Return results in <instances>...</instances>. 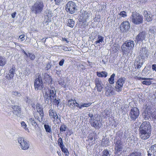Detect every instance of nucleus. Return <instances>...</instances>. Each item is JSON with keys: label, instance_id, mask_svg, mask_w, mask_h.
<instances>
[{"label": "nucleus", "instance_id": "f257e3e1", "mask_svg": "<svg viewBox=\"0 0 156 156\" xmlns=\"http://www.w3.org/2000/svg\"><path fill=\"white\" fill-rule=\"evenodd\" d=\"M151 133V126L148 121H144L141 124L139 129V135L142 140L148 139Z\"/></svg>", "mask_w": 156, "mask_h": 156}, {"label": "nucleus", "instance_id": "f03ea898", "mask_svg": "<svg viewBox=\"0 0 156 156\" xmlns=\"http://www.w3.org/2000/svg\"><path fill=\"white\" fill-rule=\"evenodd\" d=\"M44 97L46 100H49L57 106H58L60 99H56V91L54 87H50L49 89H48V91L45 92Z\"/></svg>", "mask_w": 156, "mask_h": 156}, {"label": "nucleus", "instance_id": "7ed1b4c3", "mask_svg": "<svg viewBox=\"0 0 156 156\" xmlns=\"http://www.w3.org/2000/svg\"><path fill=\"white\" fill-rule=\"evenodd\" d=\"M44 6L43 1L41 0H37L32 6L31 11L36 14L41 13L42 12Z\"/></svg>", "mask_w": 156, "mask_h": 156}, {"label": "nucleus", "instance_id": "20e7f679", "mask_svg": "<svg viewBox=\"0 0 156 156\" xmlns=\"http://www.w3.org/2000/svg\"><path fill=\"white\" fill-rule=\"evenodd\" d=\"M130 19L132 23L135 25H139L143 22V16L136 12H132Z\"/></svg>", "mask_w": 156, "mask_h": 156}, {"label": "nucleus", "instance_id": "39448f33", "mask_svg": "<svg viewBox=\"0 0 156 156\" xmlns=\"http://www.w3.org/2000/svg\"><path fill=\"white\" fill-rule=\"evenodd\" d=\"M35 76L36 78L34 83L35 89L37 90H41L44 87V85L41 74L39 73H37Z\"/></svg>", "mask_w": 156, "mask_h": 156}, {"label": "nucleus", "instance_id": "423d86ee", "mask_svg": "<svg viewBox=\"0 0 156 156\" xmlns=\"http://www.w3.org/2000/svg\"><path fill=\"white\" fill-rule=\"evenodd\" d=\"M65 10L67 12L71 14L74 13L77 10L76 3L72 1H69L65 6Z\"/></svg>", "mask_w": 156, "mask_h": 156}, {"label": "nucleus", "instance_id": "0eeeda50", "mask_svg": "<svg viewBox=\"0 0 156 156\" xmlns=\"http://www.w3.org/2000/svg\"><path fill=\"white\" fill-rule=\"evenodd\" d=\"M152 109V107L151 106L146 104L145 105H144L143 108V112L142 113L143 115L145 117V118H147L148 119L151 117L154 118L153 115H154V112H152L151 110Z\"/></svg>", "mask_w": 156, "mask_h": 156}, {"label": "nucleus", "instance_id": "6e6552de", "mask_svg": "<svg viewBox=\"0 0 156 156\" xmlns=\"http://www.w3.org/2000/svg\"><path fill=\"white\" fill-rule=\"evenodd\" d=\"M140 114L139 109L136 107L132 108L129 113V116L132 120L135 121L138 117Z\"/></svg>", "mask_w": 156, "mask_h": 156}, {"label": "nucleus", "instance_id": "1a4fd4ad", "mask_svg": "<svg viewBox=\"0 0 156 156\" xmlns=\"http://www.w3.org/2000/svg\"><path fill=\"white\" fill-rule=\"evenodd\" d=\"M123 145L121 140H118L115 143V154H121L122 152Z\"/></svg>", "mask_w": 156, "mask_h": 156}, {"label": "nucleus", "instance_id": "9d476101", "mask_svg": "<svg viewBox=\"0 0 156 156\" xmlns=\"http://www.w3.org/2000/svg\"><path fill=\"white\" fill-rule=\"evenodd\" d=\"M125 80L126 78L124 77H121L117 80L115 87V90L117 92H120L122 90Z\"/></svg>", "mask_w": 156, "mask_h": 156}, {"label": "nucleus", "instance_id": "9b49d317", "mask_svg": "<svg viewBox=\"0 0 156 156\" xmlns=\"http://www.w3.org/2000/svg\"><path fill=\"white\" fill-rule=\"evenodd\" d=\"M18 142L20 144V146L22 149L26 150L29 147L30 144L28 142L24 139L23 137H19L18 139Z\"/></svg>", "mask_w": 156, "mask_h": 156}, {"label": "nucleus", "instance_id": "f8f14e48", "mask_svg": "<svg viewBox=\"0 0 156 156\" xmlns=\"http://www.w3.org/2000/svg\"><path fill=\"white\" fill-rule=\"evenodd\" d=\"M130 28V24L127 21L122 22L119 26V29L121 32H127Z\"/></svg>", "mask_w": 156, "mask_h": 156}, {"label": "nucleus", "instance_id": "ddd939ff", "mask_svg": "<svg viewBox=\"0 0 156 156\" xmlns=\"http://www.w3.org/2000/svg\"><path fill=\"white\" fill-rule=\"evenodd\" d=\"M79 105L75 99H72L69 100L66 104L68 106L73 109H74L76 107L79 108Z\"/></svg>", "mask_w": 156, "mask_h": 156}, {"label": "nucleus", "instance_id": "4468645a", "mask_svg": "<svg viewBox=\"0 0 156 156\" xmlns=\"http://www.w3.org/2000/svg\"><path fill=\"white\" fill-rule=\"evenodd\" d=\"M146 33L145 31H143L140 32L136 38L137 42L142 41L144 40L146 37Z\"/></svg>", "mask_w": 156, "mask_h": 156}, {"label": "nucleus", "instance_id": "2eb2a0df", "mask_svg": "<svg viewBox=\"0 0 156 156\" xmlns=\"http://www.w3.org/2000/svg\"><path fill=\"white\" fill-rule=\"evenodd\" d=\"M48 114L50 118L53 120V121L57 120L58 116L56 111L53 109H50L48 111Z\"/></svg>", "mask_w": 156, "mask_h": 156}, {"label": "nucleus", "instance_id": "dca6fc26", "mask_svg": "<svg viewBox=\"0 0 156 156\" xmlns=\"http://www.w3.org/2000/svg\"><path fill=\"white\" fill-rule=\"evenodd\" d=\"M95 83L96 88L97 91L101 92L103 88V85L101 81L98 78H96L95 80Z\"/></svg>", "mask_w": 156, "mask_h": 156}, {"label": "nucleus", "instance_id": "f3484780", "mask_svg": "<svg viewBox=\"0 0 156 156\" xmlns=\"http://www.w3.org/2000/svg\"><path fill=\"white\" fill-rule=\"evenodd\" d=\"M147 156H156V144L150 146L147 152Z\"/></svg>", "mask_w": 156, "mask_h": 156}, {"label": "nucleus", "instance_id": "a211bd4d", "mask_svg": "<svg viewBox=\"0 0 156 156\" xmlns=\"http://www.w3.org/2000/svg\"><path fill=\"white\" fill-rule=\"evenodd\" d=\"M91 125L96 129H99L101 125V123L100 120L93 119L92 121L90 120L89 121Z\"/></svg>", "mask_w": 156, "mask_h": 156}, {"label": "nucleus", "instance_id": "6ab92c4d", "mask_svg": "<svg viewBox=\"0 0 156 156\" xmlns=\"http://www.w3.org/2000/svg\"><path fill=\"white\" fill-rule=\"evenodd\" d=\"M15 67L13 66L9 70L8 73L6 76V78L9 80H10L13 79L15 72Z\"/></svg>", "mask_w": 156, "mask_h": 156}, {"label": "nucleus", "instance_id": "aec40b11", "mask_svg": "<svg viewBox=\"0 0 156 156\" xmlns=\"http://www.w3.org/2000/svg\"><path fill=\"white\" fill-rule=\"evenodd\" d=\"M143 14L145 18L146 21L150 22L152 20V15L149 12L147 11H144Z\"/></svg>", "mask_w": 156, "mask_h": 156}, {"label": "nucleus", "instance_id": "412c9836", "mask_svg": "<svg viewBox=\"0 0 156 156\" xmlns=\"http://www.w3.org/2000/svg\"><path fill=\"white\" fill-rule=\"evenodd\" d=\"M121 48L122 51L123 55H126L127 54H128L129 53L130 51H131L130 49H129V48L124 43L121 46Z\"/></svg>", "mask_w": 156, "mask_h": 156}, {"label": "nucleus", "instance_id": "4be33fe9", "mask_svg": "<svg viewBox=\"0 0 156 156\" xmlns=\"http://www.w3.org/2000/svg\"><path fill=\"white\" fill-rule=\"evenodd\" d=\"M94 133H91L89 135L88 137V139L87 140V141L89 142L88 145L89 146H92L93 145L95 142L96 139L94 138Z\"/></svg>", "mask_w": 156, "mask_h": 156}, {"label": "nucleus", "instance_id": "5701e85b", "mask_svg": "<svg viewBox=\"0 0 156 156\" xmlns=\"http://www.w3.org/2000/svg\"><path fill=\"white\" fill-rule=\"evenodd\" d=\"M36 107L37 112L39 113L40 116L42 119L44 116V112L43 108L40 103H37L36 105Z\"/></svg>", "mask_w": 156, "mask_h": 156}, {"label": "nucleus", "instance_id": "b1692460", "mask_svg": "<svg viewBox=\"0 0 156 156\" xmlns=\"http://www.w3.org/2000/svg\"><path fill=\"white\" fill-rule=\"evenodd\" d=\"M124 43L131 51L133 49L134 45L133 41L129 40L126 41Z\"/></svg>", "mask_w": 156, "mask_h": 156}, {"label": "nucleus", "instance_id": "393cba45", "mask_svg": "<svg viewBox=\"0 0 156 156\" xmlns=\"http://www.w3.org/2000/svg\"><path fill=\"white\" fill-rule=\"evenodd\" d=\"M105 89L106 90L105 94L107 96H109L111 94L112 95L114 94V92L111 87L107 86L105 87Z\"/></svg>", "mask_w": 156, "mask_h": 156}, {"label": "nucleus", "instance_id": "a878e982", "mask_svg": "<svg viewBox=\"0 0 156 156\" xmlns=\"http://www.w3.org/2000/svg\"><path fill=\"white\" fill-rule=\"evenodd\" d=\"M44 79L46 82L49 84H52V78L51 76L48 74H46L44 75Z\"/></svg>", "mask_w": 156, "mask_h": 156}, {"label": "nucleus", "instance_id": "bb28decb", "mask_svg": "<svg viewBox=\"0 0 156 156\" xmlns=\"http://www.w3.org/2000/svg\"><path fill=\"white\" fill-rule=\"evenodd\" d=\"M107 72L104 71L97 72V76L100 77H106L107 76Z\"/></svg>", "mask_w": 156, "mask_h": 156}, {"label": "nucleus", "instance_id": "cd10ccee", "mask_svg": "<svg viewBox=\"0 0 156 156\" xmlns=\"http://www.w3.org/2000/svg\"><path fill=\"white\" fill-rule=\"evenodd\" d=\"M128 156H142L141 152L138 151H134L130 153Z\"/></svg>", "mask_w": 156, "mask_h": 156}, {"label": "nucleus", "instance_id": "c85d7f7f", "mask_svg": "<svg viewBox=\"0 0 156 156\" xmlns=\"http://www.w3.org/2000/svg\"><path fill=\"white\" fill-rule=\"evenodd\" d=\"M29 121L32 125L35 127V128H37L38 127V124L33 118H30Z\"/></svg>", "mask_w": 156, "mask_h": 156}, {"label": "nucleus", "instance_id": "c756f323", "mask_svg": "<svg viewBox=\"0 0 156 156\" xmlns=\"http://www.w3.org/2000/svg\"><path fill=\"white\" fill-rule=\"evenodd\" d=\"M104 39V37H103L99 35L98 36L97 40L94 43L96 44H100L103 41Z\"/></svg>", "mask_w": 156, "mask_h": 156}, {"label": "nucleus", "instance_id": "7c9ffc66", "mask_svg": "<svg viewBox=\"0 0 156 156\" xmlns=\"http://www.w3.org/2000/svg\"><path fill=\"white\" fill-rule=\"evenodd\" d=\"M115 76V74L113 73L108 79V81L111 84H112L114 83V79Z\"/></svg>", "mask_w": 156, "mask_h": 156}, {"label": "nucleus", "instance_id": "2f4dec72", "mask_svg": "<svg viewBox=\"0 0 156 156\" xmlns=\"http://www.w3.org/2000/svg\"><path fill=\"white\" fill-rule=\"evenodd\" d=\"M75 22L73 19H69L67 20V26L73 28L74 26Z\"/></svg>", "mask_w": 156, "mask_h": 156}, {"label": "nucleus", "instance_id": "473e14b6", "mask_svg": "<svg viewBox=\"0 0 156 156\" xmlns=\"http://www.w3.org/2000/svg\"><path fill=\"white\" fill-rule=\"evenodd\" d=\"M6 59L5 58L2 56H0V66H3L6 63Z\"/></svg>", "mask_w": 156, "mask_h": 156}, {"label": "nucleus", "instance_id": "72a5a7b5", "mask_svg": "<svg viewBox=\"0 0 156 156\" xmlns=\"http://www.w3.org/2000/svg\"><path fill=\"white\" fill-rule=\"evenodd\" d=\"M109 141L108 139H107L104 140L103 139L102 141L101 144L102 146L106 147L109 145Z\"/></svg>", "mask_w": 156, "mask_h": 156}, {"label": "nucleus", "instance_id": "f704fd0d", "mask_svg": "<svg viewBox=\"0 0 156 156\" xmlns=\"http://www.w3.org/2000/svg\"><path fill=\"white\" fill-rule=\"evenodd\" d=\"M60 148L62 152L64 153L65 156H69V152L68 149L65 147V146Z\"/></svg>", "mask_w": 156, "mask_h": 156}, {"label": "nucleus", "instance_id": "c9c22d12", "mask_svg": "<svg viewBox=\"0 0 156 156\" xmlns=\"http://www.w3.org/2000/svg\"><path fill=\"white\" fill-rule=\"evenodd\" d=\"M143 65V62L140 61V59L136 61V62L134 64V65L136 66L137 69H139Z\"/></svg>", "mask_w": 156, "mask_h": 156}, {"label": "nucleus", "instance_id": "e433bc0d", "mask_svg": "<svg viewBox=\"0 0 156 156\" xmlns=\"http://www.w3.org/2000/svg\"><path fill=\"white\" fill-rule=\"evenodd\" d=\"M91 105V102H88L87 103H84L82 104L81 105H79V108L81 109L83 107H87L90 106Z\"/></svg>", "mask_w": 156, "mask_h": 156}, {"label": "nucleus", "instance_id": "4c0bfd02", "mask_svg": "<svg viewBox=\"0 0 156 156\" xmlns=\"http://www.w3.org/2000/svg\"><path fill=\"white\" fill-rule=\"evenodd\" d=\"M44 129L46 131L49 133H51V127L48 125L45 124L44 125Z\"/></svg>", "mask_w": 156, "mask_h": 156}, {"label": "nucleus", "instance_id": "58836bf2", "mask_svg": "<svg viewBox=\"0 0 156 156\" xmlns=\"http://www.w3.org/2000/svg\"><path fill=\"white\" fill-rule=\"evenodd\" d=\"M134 78L137 80H153V78H141V77H138L137 76H135Z\"/></svg>", "mask_w": 156, "mask_h": 156}, {"label": "nucleus", "instance_id": "ea45409f", "mask_svg": "<svg viewBox=\"0 0 156 156\" xmlns=\"http://www.w3.org/2000/svg\"><path fill=\"white\" fill-rule=\"evenodd\" d=\"M57 142L60 148H61L64 146V145L63 144L62 138L61 137H59L58 138L57 141Z\"/></svg>", "mask_w": 156, "mask_h": 156}, {"label": "nucleus", "instance_id": "a19ab883", "mask_svg": "<svg viewBox=\"0 0 156 156\" xmlns=\"http://www.w3.org/2000/svg\"><path fill=\"white\" fill-rule=\"evenodd\" d=\"M67 129V127L64 124H62L60 126V131L61 132H64Z\"/></svg>", "mask_w": 156, "mask_h": 156}, {"label": "nucleus", "instance_id": "79ce46f5", "mask_svg": "<svg viewBox=\"0 0 156 156\" xmlns=\"http://www.w3.org/2000/svg\"><path fill=\"white\" fill-rule=\"evenodd\" d=\"M51 17H49L48 16H44V22L45 23H50L51 22Z\"/></svg>", "mask_w": 156, "mask_h": 156}, {"label": "nucleus", "instance_id": "37998d69", "mask_svg": "<svg viewBox=\"0 0 156 156\" xmlns=\"http://www.w3.org/2000/svg\"><path fill=\"white\" fill-rule=\"evenodd\" d=\"M109 152L107 149H105L102 152L101 156H109Z\"/></svg>", "mask_w": 156, "mask_h": 156}, {"label": "nucleus", "instance_id": "c03bdc74", "mask_svg": "<svg viewBox=\"0 0 156 156\" xmlns=\"http://www.w3.org/2000/svg\"><path fill=\"white\" fill-rule=\"evenodd\" d=\"M151 80H145L142 82V83L144 85H149L151 84V82L150 81Z\"/></svg>", "mask_w": 156, "mask_h": 156}, {"label": "nucleus", "instance_id": "a18cd8bd", "mask_svg": "<svg viewBox=\"0 0 156 156\" xmlns=\"http://www.w3.org/2000/svg\"><path fill=\"white\" fill-rule=\"evenodd\" d=\"M12 108L15 111L19 112L20 111V109L19 108V107L18 106L12 105Z\"/></svg>", "mask_w": 156, "mask_h": 156}, {"label": "nucleus", "instance_id": "49530a36", "mask_svg": "<svg viewBox=\"0 0 156 156\" xmlns=\"http://www.w3.org/2000/svg\"><path fill=\"white\" fill-rule=\"evenodd\" d=\"M28 56L32 60H34L35 59V57L34 54L32 53H29L28 54Z\"/></svg>", "mask_w": 156, "mask_h": 156}, {"label": "nucleus", "instance_id": "de8ad7c7", "mask_svg": "<svg viewBox=\"0 0 156 156\" xmlns=\"http://www.w3.org/2000/svg\"><path fill=\"white\" fill-rule=\"evenodd\" d=\"M119 47L118 45L114 44V47L113 48V51L115 52H116L119 49Z\"/></svg>", "mask_w": 156, "mask_h": 156}, {"label": "nucleus", "instance_id": "09e8293b", "mask_svg": "<svg viewBox=\"0 0 156 156\" xmlns=\"http://www.w3.org/2000/svg\"><path fill=\"white\" fill-rule=\"evenodd\" d=\"M119 14L123 17H125L127 16L126 12L124 11H121Z\"/></svg>", "mask_w": 156, "mask_h": 156}, {"label": "nucleus", "instance_id": "8fccbe9b", "mask_svg": "<svg viewBox=\"0 0 156 156\" xmlns=\"http://www.w3.org/2000/svg\"><path fill=\"white\" fill-rule=\"evenodd\" d=\"M58 83L61 85L62 86L64 85L65 84L64 80L62 79H59L58 81Z\"/></svg>", "mask_w": 156, "mask_h": 156}, {"label": "nucleus", "instance_id": "3c124183", "mask_svg": "<svg viewBox=\"0 0 156 156\" xmlns=\"http://www.w3.org/2000/svg\"><path fill=\"white\" fill-rule=\"evenodd\" d=\"M55 5H59L63 1V0H54Z\"/></svg>", "mask_w": 156, "mask_h": 156}, {"label": "nucleus", "instance_id": "603ef678", "mask_svg": "<svg viewBox=\"0 0 156 156\" xmlns=\"http://www.w3.org/2000/svg\"><path fill=\"white\" fill-rule=\"evenodd\" d=\"M21 126L22 127H23L26 130L27 129V125L25 123L23 122V121H22V122H21Z\"/></svg>", "mask_w": 156, "mask_h": 156}, {"label": "nucleus", "instance_id": "864d4df0", "mask_svg": "<svg viewBox=\"0 0 156 156\" xmlns=\"http://www.w3.org/2000/svg\"><path fill=\"white\" fill-rule=\"evenodd\" d=\"M63 50L65 51H70L71 49L70 47H68L66 46H64L62 48Z\"/></svg>", "mask_w": 156, "mask_h": 156}, {"label": "nucleus", "instance_id": "5fc2aeb1", "mask_svg": "<svg viewBox=\"0 0 156 156\" xmlns=\"http://www.w3.org/2000/svg\"><path fill=\"white\" fill-rule=\"evenodd\" d=\"M90 118L89 120H91V121H92L93 119H94V117H93V115L92 113H89L88 114Z\"/></svg>", "mask_w": 156, "mask_h": 156}, {"label": "nucleus", "instance_id": "6e6d98bb", "mask_svg": "<svg viewBox=\"0 0 156 156\" xmlns=\"http://www.w3.org/2000/svg\"><path fill=\"white\" fill-rule=\"evenodd\" d=\"M25 36L24 34L21 35H20L19 37V39L21 40V41H23L25 39L24 38Z\"/></svg>", "mask_w": 156, "mask_h": 156}, {"label": "nucleus", "instance_id": "4d7b16f0", "mask_svg": "<svg viewBox=\"0 0 156 156\" xmlns=\"http://www.w3.org/2000/svg\"><path fill=\"white\" fill-rule=\"evenodd\" d=\"M65 61V60L63 59H62L59 62V65L60 66H62Z\"/></svg>", "mask_w": 156, "mask_h": 156}, {"label": "nucleus", "instance_id": "13d9d810", "mask_svg": "<svg viewBox=\"0 0 156 156\" xmlns=\"http://www.w3.org/2000/svg\"><path fill=\"white\" fill-rule=\"evenodd\" d=\"M12 93V94L15 96H18L19 94H20V93L16 91H13Z\"/></svg>", "mask_w": 156, "mask_h": 156}, {"label": "nucleus", "instance_id": "bf43d9fd", "mask_svg": "<svg viewBox=\"0 0 156 156\" xmlns=\"http://www.w3.org/2000/svg\"><path fill=\"white\" fill-rule=\"evenodd\" d=\"M46 15L45 16H48L51 17L52 16L51 12V11H49L48 12L46 13Z\"/></svg>", "mask_w": 156, "mask_h": 156}, {"label": "nucleus", "instance_id": "052dcab7", "mask_svg": "<svg viewBox=\"0 0 156 156\" xmlns=\"http://www.w3.org/2000/svg\"><path fill=\"white\" fill-rule=\"evenodd\" d=\"M152 68L153 70L155 71L156 72V64H153L152 66Z\"/></svg>", "mask_w": 156, "mask_h": 156}, {"label": "nucleus", "instance_id": "680f3d73", "mask_svg": "<svg viewBox=\"0 0 156 156\" xmlns=\"http://www.w3.org/2000/svg\"><path fill=\"white\" fill-rule=\"evenodd\" d=\"M154 118L156 119V110L154 111V115H153Z\"/></svg>", "mask_w": 156, "mask_h": 156}, {"label": "nucleus", "instance_id": "e2e57ef3", "mask_svg": "<svg viewBox=\"0 0 156 156\" xmlns=\"http://www.w3.org/2000/svg\"><path fill=\"white\" fill-rule=\"evenodd\" d=\"M62 41H66L67 43L69 42V41H68L67 39H66L65 38L62 37Z\"/></svg>", "mask_w": 156, "mask_h": 156}, {"label": "nucleus", "instance_id": "0e129e2a", "mask_svg": "<svg viewBox=\"0 0 156 156\" xmlns=\"http://www.w3.org/2000/svg\"><path fill=\"white\" fill-rule=\"evenodd\" d=\"M34 117L35 119L37 120L38 121H39L40 122H41V121L40 120V118L38 116H34Z\"/></svg>", "mask_w": 156, "mask_h": 156}, {"label": "nucleus", "instance_id": "69168bd1", "mask_svg": "<svg viewBox=\"0 0 156 156\" xmlns=\"http://www.w3.org/2000/svg\"><path fill=\"white\" fill-rule=\"evenodd\" d=\"M140 2L142 3H145L147 2V0H139Z\"/></svg>", "mask_w": 156, "mask_h": 156}, {"label": "nucleus", "instance_id": "338daca9", "mask_svg": "<svg viewBox=\"0 0 156 156\" xmlns=\"http://www.w3.org/2000/svg\"><path fill=\"white\" fill-rule=\"evenodd\" d=\"M16 12H14L13 13H12L11 14L12 17L13 18H14L15 16V15H16Z\"/></svg>", "mask_w": 156, "mask_h": 156}, {"label": "nucleus", "instance_id": "774afa93", "mask_svg": "<svg viewBox=\"0 0 156 156\" xmlns=\"http://www.w3.org/2000/svg\"><path fill=\"white\" fill-rule=\"evenodd\" d=\"M32 107L33 108H35V104H34L32 105Z\"/></svg>", "mask_w": 156, "mask_h": 156}]
</instances>
